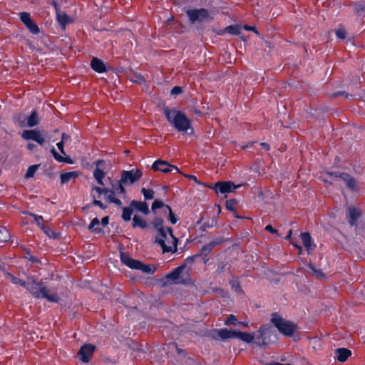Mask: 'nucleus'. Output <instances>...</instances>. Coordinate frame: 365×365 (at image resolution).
Here are the masks:
<instances>
[{
	"label": "nucleus",
	"instance_id": "obj_1",
	"mask_svg": "<svg viewBox=\"0 0 365 365\" xmlns=\"http://www.w3.org/2000/svg\"><path fill=\"white\" fill-rule=\"evenodd\" d=\"M163 110L167 120L178 132L186 133L189 129H192L191 120L182 111L167 106H164Z\"/></svg>",
	"mask_w": 365,
	"mask_h": 365
},
{
	"label": "nucleus",
	"instance_id": "obj_2",
	"mask_svg": "<svg viewBox=\"0 0 365 365\" xmlns=\"http://www.w3.org/2000/svg\"><path fill=\"white\" fill-rule=\"evenodd\" d=\"M159 237H156L155 242L159 245L163 253H175L178 250V239L174 236L173 230L170 227H163L156 229Z\"/></svg>",
	"mask_w": 365,
	"mask_h": 365
},
{
	"label": "nucleus",
	"instance_id": "obj_3",
	"mask_svg": "<svg viewBox=\"0 0 365 365\" xmlns=\"http://www.w3.org/2000/svg\"><path fill=\"white\" fill-rule=\"evenodd\" d=\"M25 289L36 299H46L48 302L55 303L60 300L56 293L50 294V290L42 282L34 279L27 282Z\"/></svg>",
	"mask_w": 365,
	"mask_h": 365
},
{
	"label": "nucleus",
	"instance_id": "obj_4",
	"mask_svg": "<svg viewBox=\"0 0 365 365\" xmlns=\"http://www.w3.org/2000/svg\"><path fill=\"white\" fill-rule=\"evenodd\" d=\"M271 322L280 333L287 336H292L297 329L295 323L284 319L276 312L272 314Z\"/></svg>",
	"mask_w": 365,
	"mask_h": 365
},
{
	"label": "nucleus",
	"instance_id": "obj_5",
	"mask_svg": "<svg viewBox=\"0 0 365 365\" xmlns=\"http://www.w3.org/2000/svg\"><path fill=\"white\" fill-rule=\"evenodd\" d=\"M143 173L139 169H132L130 170H123L121 172L120 180L118 182V190L121 192L126 193L125 185H131L138 181L142 177Z\"/></svg>",
	"mask_w": 365,
	"mask_h": 365
},
{
	"label": "nucleus",
	"instance_id": "obj_6",
	"mask_svg": "<svg viewBox=\"0 0 365 365\" xmlns=\"http://www.w3.org/2000/svg\"><path fill=\"white\" fill-rule=\"evenodd\" d=\"M170 350H175V354L171 359L174 365H188L192 359L187 355L185 350L179 348L176 343H172L168 345Z\"/></svg>",
	"mask_w": 365,
	"mask_h": 365
},
{
	"label": "nucleus",
	"instance_id": "obj_7",
	"mask_svg": "<svg viewBox=\"0 0 365 365\" xmlns=\"http://www.w3.org/2000/svg\"><path fill=\"white\" fill-rule=\"evenodd\" d=\"M252 334L255 335L253 341L257 345L259 346H266L269 341L271 327L267 324L262 325L257 331Z\"/></svg>",
	"mask_w": 365,
	"mask_h": 365
},
{
	"label": "nucleus",
	"instance_id": "obj_8",
	"mask_svg": "<svg viewBox=\"0 0 365 365\" xmlns=\"http://www.w3.org/2000/svg\"><path fill=\"white\" fill-rule=\"evenodd\" d=\"M186 14L187 15L191 24H195L197 21L203 22L210 19L209 11L204 8L187 9L186 11Z\"/></svg>",
	"mask_w": 365,
	"mask_h": 365
},
{
	"label": "nucleus",
	"instance_id": "obj_9",
	"mask_svg": "<svg viewBox=\"0 0 365 365\" xmlns=\"http://www.w3.org/2000/svg\"><path fill=\"white\" fill-rule=\"evenodd\" d=\"M327 174L331 178H340L346 183V187L352 192H358L357 182L355 178L346 173L327 172Z\"/></svg>",
	"mask_w": 365,
	"mask_h": 365
},
{
	"label": "nucleus",
	"instance_id": "obj_10",
	"mask_svg": "<svg viewBox=\"0 0 365 365\" xmlns=\"http://www.w3.org/2000/svg\"><path fill=\"white\" fill-rule=\"evenodd\" d=\"M19 18L27 29L34 35H37L40 32L38 26L31 19V15L28 12H20Z\"/></svg>",
	"mask_w": 365,
	"mask_h": 365
},
{
	"label": "nucleus",
	"instance_id": "obj_11",
	"mask_svg": "<svg viewBox=\"0 0 365 365\" xmlns=\"http://www.w3.org/2000/svg\"><path fill=\"white\" fill-rule=\"evenodd\" d=\"M152 169L155 171H160L164 173H171L173 170L175 173H180V170L175 165L170 164L168 161L158 159L152 165Z\"/></svg>",
	"mask_w": 365,
	"mask_h": 365
},
{
	"label": "nucleus",
	"instance_id": "obj_12",
	"mask_svg": "<svg viewBox=\"0 0 365 365\" xmlns=\"http://www.w3.org/2000/svg\"><path fill=\"white\" fill-rule=\"evenodd\" d=\"M21 136L24 140H32L40 145H43L46 142L45 137L42 135L41 131L37 129L26 130L23 132Z\"/></svg>",
	"mask_w": 365,
	"mask_h": 365
},
{
	"label": "nucleus",
	"instance_id": "obj_13",
	"mask_svg": "<svg viewBox=\"0 0 365 365\" xmlns=\"http://www.w3.org/2000/svg\"><path fill=\"white\" fill-rule=\"evenodd\" d=\"M240 185H235L231 181H218L217 182L212 188L215 192L218 195L219 193L225 194L234 191L236 188L239 187Z\"/></svg>",
	"mask_w": 365,
	"mask_h": 365
},
{
	"label": "nucleus",
	"instance_id": "obj_14",
	"mask_svg": "<svg viewBox=\"0 0 365 365\" xmlns=\"http://www.w3.org/2000/svg\"><path fill=\"white\" fill-rule=\"evenodd\" d=\"M96 346L91 344H86L83 345L78 352V356L81 361L83 363L89 362L93 356Z\"/></svg>",
	"mask_w": 365,
	"mask_h": 365
},
{
	"label": "nucleus",
	"instance_id": "obj_15",
	"mask_svg": "<svg viewBox=\"0 0 365 365\" xmlns=\"http://www.w3.org/2000/svg\"><path fill=\"white\" fill-rule=\"evenodd\" d=\"M361 215V212L359 208L354 206H349L346 212V217L351 226L357 225V222Z\"/></svg>",
	"mask_w": 365,
	"mask_h": 365
},
{
	"label": "nucleus",
	"instance_id": "obj_16",
	"mask_svg": "<svg viewBox=\"0 0 365 365\" xmlns=\"http://www.w3.org/2000/svg\"><path fill=\"white\" fill-rule=\"evenodd\" d=\"M185 267V264H182L174 269L172 270L170 273L165 275V279L167 280L172 281L174 284H185V281L183 279H180V274Z\"/></svg>",
	"mask_w": 365,
	"mask_h": 365
},
{
	"label": "nucleus",
	"instance_id": "obj_17",
	"mask_svg": "<svg viewBox=\"0 0 365 365\" xmlns=\"http://www.w3.org/2000/svg\"><path fill=\"white\" fill-rule=\"evenodd\" d=\"M120 257L121 262L129 268L137 270L140 269L142 263L141 261L133 259L124 252H120Z\"/></svg>",
	"mask_w": 365,
	"mask_h": 365
},
{
	"label": "nucleus",
	"instance_id": "obj_18",
	"mask_svg": "<svg viewBox=\"0 0 365 365\" xmlns=\"http://www.w3.org/2000/svg\"><path fill=\"white\" fill-rule=\"evenodd\" d=\"M110 181V183L111 185V188H107V192H105V195L106 196V199L108 200V197L110 196L115 197V195H118L123 198H125L126 196V193L121 192L120 190H118V182L117 180H112L110 178H108Z\"/></svg>",
	"mask_w": 365,
	"mask_h": 365
},
{
	"label": "nucleus",
	"instance_id": "obj_19",
	"mask_svg": "<svg viewBox=\"0 0 365 365\" xmlns=\"http://www.w3.org/2000/svg\"><path fill=\"white\" fill-rule=\"evenodd\" d=\"M95 164L97 168L93 172V177L99 185H104L103 179L104 178L106 174L102 169L99 168V167L105 164V161L103 160H98L95 162Z\"/></svg>",
	"mask_w": 365,
	"mask_h": 365
},
{
	"label": "nucleus",
	"instance_id": "obj_20",
	"mask_svg": "<svg viewBox=\"0 0 365 365\" xmlns=\"http://www.w3.org/2000/svg\"><path fill=\"white\" fill-rule=\"evenodd\" d=\"M91 68L98 73H103L107 71V68L104 62L97 57H93L92 58L91 61Z\"/></svg>",
	"mask_w": 365,
	"mask_h": 365
},
{
	"label": "nucleus",
	"instance_id": "obj_21",
	"mask_svg": "<svg viewBox=\"0 0 365 365\" xmlns=\"http://www.w3.org/2000/svg\"><path fill=\"white\" fill-rule=\"evenodd\" d=\"M304 247L309 254L316 248V245L313 243L312 238L309 232H302L300 235Z\"/></svg>",
	"mask_w": 365,
	"mask_h": 365
},
{
	"label": "nucleus",
	"instance_id": "obj_22",
	"mask_svg": "<svg viewBox=\"0 0 365 365\" xmlns=\"http://www.w3.org/2000/svg\"><path fill=\"white\" fill-rule=\"evenodd\" d=\"M130 205L133 209H135L137 211H139L144 215H148L150 213L148 205L146 202L133 200L130 202Z\"/></svg>",
	"mask_w": 365,
	"mask_h": 365
},
{
	"label": "nucleus",
	"instance_id": "obj_23",
	"mask_svg": "<svg viewBox=\"0 0 365 365\" xmlns=\"http://www.w3.org/2000/svg\"><path fill=\"white\" fill-rule=\"evenodd\" d=\"M335 355L339 362H345L351 356V351L346 348H338L335 350Z\"/></svg>",
	"mask_w": 365,
	"mask_h": 365
},
{
	"label": "nucleus",
	"instance_id": "obj_24",
	"mask_svg": "<svg viewBox=\"0 0 365 365\" xmlns=\"http://www.w3.org/2000/svg\"><path fill=\"white\" fill-rule=\"evenodd\" d=\"M217 333V337L221 340H225L227 339H234L236 337V330L220 329L215 330Z\"/></svg>",
	"mask_w": 365,
	"mask_h": 365
},
{
	"label": "nucleus",
	"instance_id": "obj_25",
	"mask_svg": "<svg viewBox=\"0 0 365 365\" xmlns=\"http://www.w3.org/2000/svg\"><path fill=\"white\" fill-rule=\"evenodd\" d=\"M79 175L77 171H69L61 174L60 179L62 185L68 182L70 180H75Z\"/></svg>",
	"mask_w": 365,
	"mask_h": 365
},
{
	"label": "nucleus",
	"instance_id": "obj_26",
	"mask_svg": "<svg viewBox=\"0 0 365 365\" xmlns=\"http://www.w3.org/2000/svg\"><path fill=\"white\" fill-rule=\"evenodd\" d=\"M56 19L58 24L64 29L66 28V25L73 22L71 18L65 12H62L61 11L56 14Z\"/></svg>",
	"mask_w": 365,
	"mask_h": 365
},
{
	"label": "nucleus",
	"instance_id": "obj_27",
	"mask_svg": "<svg viewBox=\"0 0 365 365\" xmlns=\"http://www.w3.org/2000/svg\"><path fill=\"white\" fill-rule=\"evenodd\" d=\"M235 335H236L235 338H237V339H239L245 342L249 343V344L253 342V341L255 339V335L252 333L242 332V331L236 330Z\"/></svg>",
	"mask_w": 365,
	"mask_h": 365
},
{
	"label": "nucleus",
	"instance_id": "obj_28",
	"mask_svg": "<svg viewBox=\"0 0 365 365\" xmlns=\"http://www.w3.org/2000/svg\"><path fill=\"white\" fill-rule=\"evenodd\" d=\"M132 227L133 228L140 227L144 230L148 227V223L143 217L135 215L133 218Z\"/></svg>",
	"mask_w": 365,
	"mask_h": 365
},
{
	"label": "nucleus",
	"instance_id": "obj_29",
	"mask_svg": "<svg viewBox=\"0 0 365 365\" xmlns=\"http://www.w3.org/2000/svg\"><path fill=\"white\" fill-rule=\"evenodd\" d=\"M51 153H52L54 159L59 163H66L68 164L73 163V160L70 157H63L56 151V150L54 148H51Z\"/></svg>",
	"mask_w": 365,
	"mask_h": 365
},
{
	"label": "nucleus",
	"instance_id": "obj_30",
	"mask_svg": "<svg viewBox=\"0 0 365 365\" xmlns=\"http://www.w3.org/2000/svg\"><path fill=\"white\" fill-rule=\"evenodd\" d=\"M26 125L29 127H34L37 125L39 123L38 112L36 110H34L31 112V114L29 117H26Z\"/></svg>",
	"mask_w": 365,
	"mask_h": 365
},
{
	"label": "nucleus",
	"instance_id": "obj_31",
	"mask_svg": "<svg viewBox=\"0 0 365 365\" xmlns=\"http://www.w3.org/2000/svg\"><path fill=\"white\" fill-rule=\"evenodd\" d=\"M100 224V220L98 217L93 218L90 225H88V229L91 231L92 232H94L96 234L101 233L103 230L100 227H95L96 225H98Z\"/></svg>",
	"mask_w": 365,
	"mask_h": 365
},
{
	"label": "nucleus",
	"instance_id": "obj_32",
	"mask_svg": "<svg viewBox=\"0 0 365 365\" xmlns=\"http://www.w3.org/2000/svg\"><path fill=\"white\" fill-rule=\"evenodd\" d=\"M122 209H123V213H122V215H121L122 219L125 222L130 221L131 220V216H132L133 212V207H131L130 206V207H122Z\"/></svg>",
	"mask_w": 365,
	"mask_h": 365
},
{
	"label": "nucleus",
	"instance_id": "obj_33",
	"mask_svg": "<svg viewBox=\"0 0 365 365\" xmlns=\"http://www.w3.org/2000/svg\"><path fill=\"white\" fill-rule=\"evenodd\" d=\"M242 27L240 25H230L224 29L225 33H228L233 35H239L241 32Z\"/></svg>",
	"mask_w": 365,
	"mask_h": 365
},
{
	"label": "nucleus",
	"instance_id": "obj_34",
	"mask_svg": "<svg viewBox=\"0 0 365 365\" xmlns=\"http://www.w3.org/2000/svg\"><path fill=\"white\" fill-rule=\"evenodd\" d=\"M165 210L168 212V221L172 225H175L178 222V221L179 220L178 217L176 216V215L173 212V211L170 205L165 206Z\"/></svg>",
	"mask_w": 365,
	"mask_h": 365
},
{
	"label": "nucleus",
	"instance_id": "obj_35",
	"mask_svg": "<svg viewBox=\"0 0 365 365\" xmlns=\"http://www.w3.org/2000/svg\"><path fill=\"white\" fill-rule=\"evenodd\" d=\"M139 270L145 274H152L155 272L156 267L153 264H145L142 262Z\"/></svg>",
	"mask_w": 365,
	"mask_h": 365
},
{
	"label": "nucleus",
	"instance_id": "obj_36",
	"mask_svg": "<svg viewBox=\"0 0 365 365\" xmlns=\"http://www.w3.org/2000/svg\"><path fill=\"white\" fill-rule=\"evenodd\" d=\"M237 200H235V199H230V200H228L226 201V208L229 210H230L231 212H233L235 217H240L237 215V211L235 208V205H237Z\"/></svg>",
	"mask_w": 365,
	"mask_h": 365
},
{
	"label": "nucleus",
	"instance_id": "obj_37",
	"mask_svg": "<svg viewBox=\"0 0 365 365\" xmlns=\"http://www.w3.org/2000/svg\"><path fill=\"white\" fill-rule=\"evenodd\" d=\"M230 268V264L224 261H220L217 263L216 272L218 274L224 273L225 272L229 270Z\"/></svg>",
	"mask_w": 365,
	"mask_h": 365
},
{
	"label": "nucleus",
	"instance_id": "obj_38",
	"mask_svg": "<svg viewBox=\"0 0 365 365\" xmlns=\"http://www.w3.org/2000/svg\"><path fill=\"white\" fill-rule=\"evenodd\" d=\"M231 289L236 293L241 294L243 292L242 289L240 286V283L237 279H231L229 282Z\"/></svg>",
	"mask_w": 365,
	"mask_h": 365
},
{
	"label": "nucleus",
	"instance_id": "obj_39",
	"mask_svg": "<svg viewBox=\"0 0 365 365\" xmlns=\"http://www.w3.org/2000/svg\"><path fill=\"white\" fill-rule=\"evenodd\" d=\"M8 276H9L11 282L13 284H19L20 286L26 288L27 282H25V281H24V280H22V279L15 277L14 275H13L11 273H8Z\"/></svg>",
	"mask_w": 365,
	"mask_h": 365
},
{
	"label": "nucleus",
	"instance_id": "obj_40",
	"mask_svg": "<svg viewBox=\"0 0 365 365\" xmlns=\"http://www.w3.org/2000/svg\"><path fill=\"white\" fill-rule=\"evenodd\" d=\"M165 206H169L168 205H165L162 200L156 199L153 201L151 209L153 212H155L156 210L160 208H164L165 210Z\"/></svg>",
	"mask_w": 365,
	"mask_h": 365
},
{
	"label": "nucleus",
	"instance_id": "obj_41",
	"mask_svg": "<svg viewBox=\"0 0 365 365\" xmlns=\"http://www.w3.org/2000/svg\"><path fill=\"white\" fill-rule=\"evenodd\" d=\"M141 192L143 195V197L145 200H152L154 198L155 196V192L152 189H146L145 187H143L141 189Z\"/></svg>",
	"mask_w": 365,
	"mask_h": 365
},
{
	"label": "nucleus",
	"instance_id": "obj_42",
	"mask_svg": "<svg viewBox=\"0 0 365 365\" xmlns=\"http://www.w3.org/2000/svg\"><path fill=\"white\" fill-rule=\"evenodd\" d=\"M38 167H39V165H32L29 166L26 170V174H25V178H32L34 175V174L36 172Z\"/></svg>",
	"mask_w": 365,
	"mask_h": 365
},
{
	"label": "nucleus",
	"instance_id": "obj_43",
	"mask_svg": "<svg viewBox=\"0 0 365 365\" xmlns=\"http://www.w3.org/2000/svg\"><path fill=\"white\" fill-rule=\"evenodd\" d=\"M152 225L153 227L156 230L158 228H161L165 227L164 226V220L163 218L160 217H155L153 220L152 221Z\"/></svg>",
	"mask_w": 365,
	"mask_h": 365
},
{
	"label": "nucleus",
	"instance_id": "obj_44",
	"mask_svg": "<svg viewBox=\"0 0 365 365\" xmlns=\"http://www.w3.org/2000/svg\"><path fill=\"white\" fill-rule=\"evenodd\" d=\"M10 237L9 233L5 227H0V240L6 242Z\"/></svg>",
	"mask_w": 365,
	"mask_h": 365
},
{
	"label": "nucleus",
	"instance_id": "obj_45",
	"mask_svg": "<svg viewBox=\"0 0 365 365\" xmlns=\"http://www.w3.org/2000/svg\"><path fill=\"white\" fill-rule=\"evenodd\" d=\"M133 82L138 83L140 85L144 84L146 82L145 77L140 73H135V79L133 80Z\"/></svg>",
	"mask_w": 365,
	"mask_h": 365
},
{
	"label": "nucleus",
	"instance_id": "obj_46",
	"mask_svg": "<svg viewBox=\"0 0 365 365\" xmlns=\"http://www.w3.org/2000/svg\"><path fill=\"white\" fill-rule=\"evenodd\" d=\"M237 319L233 314H230L225 320V324L227 325H237Z\"/></svg>",
	"mask_w": 365,
	"mask_h": 365
},
{
	"label": "nucleus",
	"instance_id": "obj_47",
	"mask_svg": "<svg viewBox=\"0 0 365 365\" xmlns=\"http://www.w3.org/2000/svg\"><path fill=\"white\" fill-rule=\"evenodd\" d=\"M309 267L310 268V269L312 270L313 273L318 277H324L325 275L322 272V271L321 269H316L312 264H310L309 266Z\"/></svg>",
	"mask_w": 365,
	"mask_h": 365
},
{
	"label": "nucleus",
	"instance_id": "obj_48",
	"mask_svg": "<svg viewBox=\"0 0 365 365\" xmlns=\"http://www.w3.org/2000/svg\"><path fill=\"white\" fill-rule=\"evenodd\" d=\"M336 36L338 38L344 39L346 38V34L344 29H339L335 31Z\"/></svg>",
	"mask_w": 365,
	"mask_h": 365
},
{
	"label": "nucleus",
	"instance_id": "obj_49",
	"mask_svg": "<svg viewBox=\"0 0 365 365\" xmlns=\"http://www.w3.org/2000/svg\"><path fill=\"white\" fill-rule=\"evenodd\" d=\"M212 250L209 248L207 245L202 247L200 252L198 254L200 256H208Z\"/></svg>",
	"mask_w": 365,
	"mask_h": 365
},
{
	"label": "nucleus",
	"instance_id": "obj_50",
	"mask_svg": "<svg viewBox=\"0 0 365 365\" xmlns=\"http://www.w3.org/2000/svg\"><path fill=\"white\" fill-rule=\"evenodd\" d=\"M108 202L113 203L118 207H121V205L123 204L120 200H119L118 198H117L115 197H113V196H110L109 197H108Z\"/></svg>",
	"mask_w": 365,
	"mask_h": 365
},
{
	"label": "nucleus",
	"instance_id": "obj_51",
	"mask_svg": "<svg viewBox=\"0 0 365 365\" xmlns=\"http://www.w3.org/2000/svg\"><path fill=\"white\" fill-rule=\"evenodd\" d=\"M15 120L19 123L20 125L24 126L25 120H26V117L24 115L19 114L15 117Z\"/></svg>",
	"mask_w": 365,
	"mask_h": 365
},
{
	"label": "nucleus",
	"instance_id": "obj_52",
	"mask_svg": "<svg viewBox=\"0 0 365 365\" xmlns=\"http://www.w3.org/2000/svg\"><path fill=\"white\" fill-rule=\"evenodd\" d=\"M200 257V255H197V254L187 257L185 259V264L186 265V264H192L195 261V259L197 257Z\"/></svg>",
	"mask_w": 365,
	"mask_h": 365
},
{
	"label": "nucleus",
	"instance_id": "obj_53",
	"mask_svg": "<svg viewBox=\"0 0 365 365\" xmlns=\"http://www.w3.org/2000/svg\"><path fill=\"white\" fill-rule=\"evenodd\" d=\"M92 204L93 205H96V206H98L100 208H101L102 210H105L107 208V205H106L105 204H103L101 200H96V199H94Z\"/></svg>",
	"mask_w": 365,
	"mask_h": 365
},
{
	"label": "nucleus",
	"instance_id": "obj_54",
	"mask_svg": "<svg viewBox=\"0 0 365 365\" xmlns=\"http://www.w3.org/2000/svg\"><path fill=\"white\" fill-rule=\"evenodd\" d=\"M213 226H214V225L212 222L210 223V222H205V223L202 224L200 229L202 232H205L207 229H210V228L213 227Z\"/></svg>",
	"mask_w": 365,
	"mask_h": 365
},
{
	"label": "nucleus",
	"instance_id": "obj_55",
	"mask_svg": "<svg viewBox=\"0 0 365 365\" xmlns=\"http://www.w3.org/2000/svg\"><path fill=\"white\" fill-rule=\"evenodd\" d=\"M182 92V89L181 87L180 86H174L171 91H170V93L172 95H178V94H180Z\"/></svg>",
	"mask_w": 365,
	"mask_h": 365
},
{
	"label": "nucleus",
	"instance_id": "obj_56",
	"mask_svg": "<svg viewBox=\"0 0 365 365\" xmlns=\"http://www.w3.org/2000/svg\"><path fill=\"white\" fill-rule=\"evenodd\" d=\"M31 216L34 219L36 222L39 225L41 222L43 220V218L41 215H38L36 214L31 213Z\"/></svg>",
	"mask_w": 365,
	"mask_h": 365
},
{
	"label": "nucleus",
	"instance_id": "obj_57",
	"mask_svg": "<svg viewBox=\"0 0 365 365\" xmlns=\"http://www.w3.org/2000/svg\"><path fill=\"white\" fill-rule=\"evenodd\" d=\"M243 29L246 31H253L254 33H255L257 35H259L258 31L257 30L256 27L255 26H250V25H245L243 26Z\"/></svg>",
	"mask_w": 365,
	"mask_h": 365
},
{
	"label": "nucleus",
	"instance_id": "obj_58",
	"mask_svg": "<svg viewBox=\"0 0 365 365\" xmlns=\"http://www.w3.org/2000/svg\"><path fill=\"white\" fill-rule=\"evenodd\" d=\"M212 241L215 243V246H217L227 241V239L224 238L223 237H219Z\"/></svg>",
	"mask_w": 365,
	"mask_h": 365
},
{
	"label": "nucleus",
	"instance_id": "obj_59",
	"mask_svg": "<svg viewBox=\"0 0 365 365\" xmlns=\"http://www.w3.org/2000/svg\"><path fill=\"white\" fill-rule=\"evenodd\" d=\"M213 292L219 294L221 297H225L227 294V292L225 289L220 287L215 288L213 289Z\"/></svg>",
	"mask_w": 365,
	"mask_h": 365
},
{
	"label": "nucleus",
	"instance_id": "obj_60",
	"mask_svg": "<svg viewBox=\"0 0 365 365\" xmlns=\"http://www.w3.org/2000/svg\"><path fill=\"white\" fill-rule=\"evenodd\" d=\"M93 189L95 190L99 194V196L102 194L105 195V192H107L106 187L95 186L93 187Z\"/></svg>",
	"mask_w": 365,
	"mask_h": 365
},
{
	"label": "nucleus",
	"instance_id": "obj_61",
	"mask_svg": "<svg viewBox=\"0 0 365 365\" xmlns=\"http://www.w3.org/2000/svg\"><path fill=\"white\" fill-rule=\"evenodd\" d=\"M51 4L52 5V6L54 8L55 11H56V13L58 14L61 11V9H60V6L57 2V1L56 0H53L51 2Z\"/></svg>",
	"mask_w": 365,
	"mask_h": 365
},
{
	"label": "nucleus",
	"instance_id": "obj_62",
	"mask_svg": "<svg viewBox=\"0 0 365 365\" xmlns=\"http://www.w3.org/2000/svg\"><path fill=\"white\" fill-rule=\"evenodd\" d=\"M56 145L58 150L61 151V153H63V155H66L64 150V142L63 140H61L60 142L57 143Z\"/></svg>",
	"mask_w": 365,
	"mask_h": 365
},
{
	"label": "nucleus",
	"instance_id": "obj_63",
	"mask_svg": "<svg viewBox=\"0 0 365 365\" xmlns=\"http://www.w3.org/2000/svg\"><path fill=\"white\" fill-rule=\"evenodd\" d=\"M183 175L185 178L193 180L197 184H200V181L198 180V179L197 178V177L195 175H188V174Z\"/></svg>",
	"mask_w": 365,
	"mask_h": 365
},
{
	"label": "nucleus",
	"instance_id": "obj_64",
	"mask_svg": "<svg viewBox=\"0 0 365 365\" xmlns=\"http://www.w3.org/2000/svg\"><path fill=\"white\" fill-rule=\"evenodd\" d=\"M27 259L32 263H40L41 262L39 259L37 257L34 256V255L30 256Z\"/></svg>",
	"mask_w": 365,
	"mask_h": 365
}]
</instances>
